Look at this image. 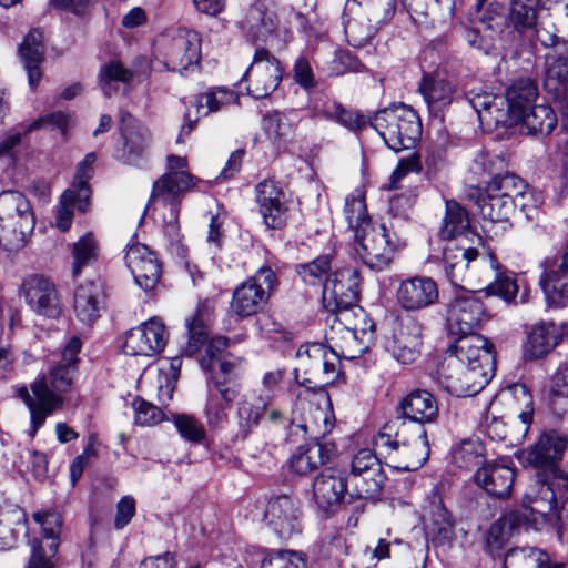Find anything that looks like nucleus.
Listing matches in <instances>:
<instances>
[{"label": "nucleus", "mask_w": 568, "mask_h": 568, "mask_svg": "<svg viewBox=\"0 0 568 568\" xmlns=\"http://www.w3.org/2000/svg\"><path fill=\"white\" fill-rule=\"evenodd\" d=\"M317 347L327 348L322 343H307L301 345L296 352L297 366L294 368V378L300 386L305 377H313L315 372L321 368V365L315 364L313 357V349Z\"/></svg>", "instance_id": "052dcab7"}, {"label": "nucleus", "mask_w": 568, "mask_h": 568, "mask_svg": "<svg viewBox=\"0 0 568 568\" xmlns=\"http://www.w3.org/2000/svg\"><path fill=\"white\" fill-rule=\"evenodd\" d=\"M192 186V176L184 171H170L153 183L145 211L151 207L169 210V215H164L163 222L165 232L172 239L179 235L178 221L181 199Z\"/></svg>", "instance_id": "423d86ee"}, {"label": "nucleus", "mask_w": 568, "mask_h": 568, "mask_svg": "<svg viewBox=\"0 0 568 568\" xmlns=\"http://www.w3.org/2000/svg\"><path fill=\"white\" fill-rule=\"evenodd\" d=\"M336 454L332 442H308L300 445L291 455L290 468L297 475L305 476L328 463Z\"/></svg>", "instance_id": "bb28decb"}, {"label": "nucleus", "mask_w": 568, "mask_h": 568, "mask_svg": "<svg viewBox=\"0 0 568 568\" xmlns=\"http://www.w3.org/2000/svg\"><path fill=\"white\" fill-rule=\"evenodd\" d=\"M504 568H564L561 565L551 564L549 556L541 549L513 548L504 559Z\"/></svg>", "instance_id": "a18cd8bd"}, {"label": "nucleus", "mask_w": 568, "mask_h": 568, "mask_svg": "<svg viewBox=\"0 0 568 568\" xmlns=\"http://www.w3.org/2000/svg\"><path fill=\"white\" fill-rule=\"evenodd\" d=\"M30 388L38 399V403L29 407L30 412V436L34 437L48 416L62 407V396L53 395L45 388L44 382H33Z\"/></svg>", "instance_id": "e433bc0d"}, {"label": "nucleus", "mask_w": 568, "mask_h": 568, "mask_svg": "<svg viewBox=\"0 0 568 568\" xmlns=\"http://www.w3.org/2000/svg\"><path fill=\"white\" fill-rule=\"evenodd\" d=\"M354 239L356 254L371 270L384 271L393 262L396 245L384 224L374 225Z\"/></svg>", "instance_id": "f8f14e48"}, {"label": "nucleus", "mask_w": 568, "mask_h": 568, "mask_svg": "<svg viewBox=\"0 0 568 568\" xmlns=\"http://www.w3.org/2000/svg\"><path fill=\"white\" fill-rule=\"evenodd\" d=\"M423 524L426 536L436 545L455 539V519L438 494H433L424 506Z\"/></svg>", "instance_id": "a211bd4d"}, {"label": "nucleus", "mask_w": 568, "mask_h": 568, "mask_svg": "<svg viewBox=\"0 0 568 568\" xmlns=\"http://www.w3.org/2000/svg\"><path fill=\"white\" fill-rule=\"evenodd\" d=\"M385 480L386 475L383 467H373L371 471L354 475V477L347 479L348 484L353 486V491L349 495L356 498H376L382 493Z\"/></svg>", "instance_id": "8fccbe9b"}, {"label": "nucleus", "mask_w": 568, "mask_h": 568, "mask_svg": "<svg viewBox=\"0 0 568 568\" xmlns=\"http://www.w3.org/2000/svg\"><path fill=\"white\" fill-rule=\"evenodd\" d=\"M335 314L331 332L374 329V324L367 320L365 311L354 303L349 306L334 305L327 308Z\"/></svg>", "instance_id": "37998d69"}, {"label": "nucleus", "mask_w": 568, "mask_h": 568, "mask_svg": "<svg viewBox=\"0 0 568 568\" xmlns=\"http://www.w3.org/2000/svg\"><path fill=\"white\" fill-rule=\"evenodd\" d=\"M439 300L437 283L427 276L403 280L396 290L397 304L405 311L416 312L435 305Z\"/></svg>", "instance_id": "dca6fc26"}, {"label": "nucleus", "mask_w": 568, "mask_h": 568, "mask_svg": "<svg viewBox=\"0 0 568 568\" xmlns=\"http://www.w3.org/2000/svg\"><path fill=\"white\" fill-rule=\"evenodd\" d=\"M455 464L466 470L478 469L486 466L484 446L478 440H465L454 454Z\"/></svg>", "instance_id": "6e6d98bb"}, {"label": "nucleus", "mask_w": 568, "mask_h": 568, "mask_svg": "<svg viewBox=\"0 0 568 568\" xmlns=\"http://www.w3.org/2000/svg\"><path fill=\"white\" fill-rule=\"evenodd\" d=\"M256 201L264 223L270 229L284 224L286 204L282 186L273 180H264L256 185Z\"/></svg>", "instance_id": "393cba45"}, {"label": "nucleus", "mask_w": 568, "mask_h": 568, "mask_svg": "<svg viewBox=\"0 0 568 568\" xmlns=\"http://www.w3.org/2000/svg\"><path fill=\"white\" fill-rule=\"evenodd\" d=\"M344 214L349 229L354 232V236L365 233V231L374 226L371 224L364 193L361 190H355L346 196Z\"/></svg>", "instance_id": "49530a36"}, {"label": "nucleus", "mask_w": 568, "mask_h": 568, "mask_svg": "<svg viewBox=\"0 0 568 568\" xmlns=\"http://www.w3.org/2000/svg\"><path fill=\"white\" fill-rule=\"evenodd\" d=\"M125 264L135 283L144 291L153 290L160 281L161 266L154 253L144 244L128 246Z\"/></svg>", "instance_id": "aec40b11"}, {"label": "nucleus", "mask_w": 568, "mask_h": 568, "mask_svg": "<svg viewBox=\"0 0 568 568\" xmlns=\"http://www.w3.org/2000/svg\"><path fill=\"white\" fill-rule=\"evenodd\" d=\"M488 187L491 190V194H499L516 202L521 211H526L529 206L526 199H532L524 180L511 173L495 176Z\"/></svg>", "instance_id": "79ce46f5"}, {"label": "nucleus", "mask_w": 568, "mask_h": 568, "mask_svg": "<svg viewBox=\"0 0 568 568\" xmlns=\"http://www.w3.org/2000/svg\"><path fill=\"white\" fill-rule=\"evenodd\" d=\"M277 284V275L271 267L258 268L252 277L234 290L232 311L240 317L255 315L267 303Z\"/></svg>", "instance_id": "0eeeda50"}, {"label": "nucleus", "mask_w": 568, "mask_h": 568, "mask_svg": "<svg viewBox=\"0 0 568 568\" xmlns=\"http://www.w3.org/2000/svg\"><path fill=\"white\" fill-rule=\"evenodd\" d=\"M283 74L284 68L280 60L267 49L258 47L241 81L247 83L246 90L251 97L263 99L277 89Z\"/></svg>", "instance_id": "6e6552de"}, {"label": "nucleus", "mask_w": 568, "mask_h": 568, "mask_svg": "<svg viewBox=\"0 0 568 568\" xmlns=\"http://www.w3.org/2000/svg\"><path fill=\"white\" fill-rule=\"evenodd\" d=\"M529 508L532 513L542 517L558 514L557 497L549 485L541 484L537 496L526 495Z\"/></svg>", "instance_id": "338daca9"}, {"label": "nucleus", "mask_w": 568, "mask_h": 568, "mask_svg": "<svg viewBox=\"0 0 568 568\" xmlns=\"http://www.w3.org/2000/svg\"><path fill=\"white\" fill-rule=\"evenodd\" d=\"M210 310L205 303L200 304L195 314L186 320L187 342L182 355L194 356L209 339Z\"/></svg>", "instance_id": "a19ab883"}, {"label": "nucleus", "mask_w": 568, "mask_h": 568, "mask_svg": "<svg viewBox=\"0 0 568 568\" xmlns=\"http://www.w3.org/2000/svg\"><path fill=\"white\" fill-rule=\"evenodd\" d=\"M474 481L488 495L497 498H506L510 495L515 480V471L508 466L487 464L478 468Z\"/></svg>", "instance_id": "7c9ffc66"}, {"label": "nucleus", "mask_w": 568, "mask_h": 568, "mask_svg": "<svg viewBox=\"0 0 568 568\" xmlns=\"http://www.w3.org/2000/svg\"><path fill=\"white\" fill-rule=\"evenodd\" d=\"M33 519L41 525L43 537L50 540L48 548L50 556H54L58 551V537L62 526L61 516L54 511L34 513Z\"/></svg>", "instance_id": "69168bd1"}, {"label": "nucleus", "mask_w": 568, "mask_h": 568, "mask_svg": "<svg viewBox=\"0 0 568 568\" xmlns=\"http://www.w3.org/2000/svg\"><path fill=\"white\" fill-rule=\"evenodd\" d=\"M567 448V438L556 432L542 434L538 442L523 452L526 464L542 470L556 473Z\"/></svg>", "instance_id": "6ab92c4d"}, {"label": "nucleus", "mask_w": 568, "mask_h": 568, "mask_svg": "<svg viewBox=\"0 0 568 568\" xmlns=\"http://www.w3.org/2000/svg\"><path fill=\"white\" fill-rule=\"evenodd\" d=\"M525 520L526 517L519 511H509L495 521L486 532V550L493 556L499 554L509 540L513 530Z\"/></svg>", "instance_id": "58836bf2"}, {"label": "nucleus", "mask_w": 568, "mask_h": 568, "mask_svg": "<svg viewBox=\"0 0 568 568\" xmlns=\"http://www.w3.org/2000/svg\"><path fill=\"white\" fill-rule=\"evenodd\" d=\"M36 225L33 212L23 194L6 191L0 194V245L13 252L26 246Z\"/></svg>", "instance_id": "7ed1b4c3"}, {"label": "nucleus", "mask_w": 568, "mask_h": 568, "mask_svg": "<svg viewBox=\"0 0 568 568\" xmlns=\"http://www.w3.org/2000/svg\"><path fill=\"white\" fill-rule=\"evenodd\" d=\"M361 276L357 268L343 267L335 271L323 286V302L326 308L334 305L349 306L358 303Z\"/></svg>", "instance_id": "f3484780"}, {"label": "nucleus", "mask_w": 568, "mask_h": 568, "mask_svg": "<svg viewBox=\"0 0 568 568\" xmlns=\"http://www.w3.org/2000/svg\"><path fill=\"white\" fill-rule=\"evenodd\" d=\"M313 357L315 364L321 365V368L315 372L313 377H305L302 382V387L314 393L322 392L323 387L334 383L339 376V355L333 348H314Z\"/></svg>", "instance_id": "f704fd0d"}, {"label": "nucleus", "mask_w": 568, "mask_h": 568, "mask_svg": "<svg viewBox=\"0 0 568 568\" xmlns=\"http://www.w3.org/2000/svg\"><path fill=\"white\" fill-rule=\"evenodd\" d=\"M166 341L165 325L159 318L153 317L126 334L123 349L131 356H153L163 351Z\"/></svg>", "instance_id": "2eb2a0df"}, {"label": "nucleus", "mask_w": 568, "mask_h": 568, "mask_svg": "<svg viewBox=\"0 0 568 568\" xmlns=\"http://www.w3.org/2000/svg\"><path fill=\"white\" fill-rule=\"evenodd\" d=\"M73 275H79L83 266L90 265L97 260L98 243L91 233H88L79 239L73 244Z\"/></svg>", "instance_id": "680f3d73"}, {"label": "nucleus", "mask_w": 568, "mask_h": 568, "mask_svg": "<svg viewBox=\"0 0 568 568\" xmlns=\"http://www.w3.org/2000/svg\"><path fill=\"white\" fill-rule=\"evenodd\" d=\"M120 130L123 138L121 159L126 164L138 165L140 160H142L148 152L150 139L148 129L130 113L122 112Z\"/></svg>", "instance_id": "a878e982"}, {"label": "nucleus", "mask_w": 568, "mask_h": 568, "mask_svg": "<svg viewBox=\"0 0 568 568\" xmlns=\"http://www.w3.org/2000/svg\"><path fill=\"white\" fill-rule=\"evenodd\" d=\"M545 91L564 109L568 108V55H556L546 61Z\"/></svg>", "instance_id": "473e14b6"}, {"label": "nucleus", "mask_w": 568, "mask_h": 568, "mask_svg": "<svg viewBox=\"0 0 568 568\" xmlns=\"http://www.w3.org/2000/svg\"><path fill=\"white\" fill-rule=\"evenodd\" d=\"M19 55L28 73L31 88L38 85L41 80V64L44 61L43 33L39 29L31 30L19 47Z\"/></svg>", "instance_id": "72a5a7b5"}, {"label": "nucleus", "mask_w": 568, "mask_h": 568, "mask_svg": "<svg viewBox=\"0 0 568 568\" xmlns=\"http://www.w3.org/2000/svg\"><path fill=\"white\" fill-rule=\"evenodd\" d=\"M263 520L282 540H290L303 531V511L297 500L288 495L270 498L265 505Z\"/></svg>", "instance_id": "9d476101"}, {"label": "nucleus", "mask_w": 568, "mask_h": 568, "mask_svg": "<svg viewBox=\"0 0 568 568\" xmlns=\"http://www.w3.org/2000/svg\"><path fill=\"white\" fill-rule=\"evenodd\" d=\"M348 481L344 474L334 468L322 471L313 483V496L324 511L335 510L347 493Z\"/></svg>", "instance_id": "b1692460"}, {"label": "nucleus", "mask_w": 568, "mask_h": 568, "mask_svg": "<svg viewBox=\"0 0 568 568\" xmlns=\"http://www.w3.org/2000/svg\"><path fill=\"white\" fill-rule=\"evenodd\" d=\"M200 34L186 28L169 29L155 40L159 59L169 71L179 72L195 69L201 61Z\"/></svg>", "instance_id": "39448f33"}, {"label": "nucleus", "mask_w": 568, "mask_h": 568, "mask_svg": "<svg viewBox=\"0 0 568 568\" xmlns=\"http://www.w3.org/2000/svg\"><path fill=\"white\" fill-rule=\"evenodd\" d=\"M23 295L28 305L39 315L55 318L61 313L54 285L40 275L29 276L22 284Z\"/></svg>", "instance_id": "412c9836"}, {"label": "nucleus", "mask_w": 568, "mask_h": 568, "mask_svg": "<svg viewBox=\"0 0 568 568\" xmlns=\"http://www.w3.org/2000/svg\"><path fill=\"white\" fill-rule=\"evenodd\" d=\"M334 425L332 413L326 408H321L308 404L296 426L303 430L311 442H323L322 439L331 433Z\"/></svg>", "instance_id": "ea45409f"}, {"label": "nucleus", "mask_w": 568, "mask_h": 568, "mask_svg": "<svg viewBox=\"0 0 568 568\" xmlns=\"http://www.w3.org/2000/svg\"><path fill=\"white\" fill-rule=\"evenodd\" d=\"M263 126L267 138L277 148L284 146L294 132L293 120L280 112H273L264 116Z\"/></svg>", "instance_id": "3c124183"}, {"label": "nucleus", "mask_w": 568, "mask_h": 568, "mask_svg": "<svg viewBox=\"0 0 568 568\" xmlns=\"http://www.w3.org/2000/svg\"><path fill=\"white\" fill-rule=\"evenodd\" d=\"M104 304L102 284L85 281L75 287L73 310L77 318L85 325H92L100 316Z\"/></svg>", "instance_id": "cd10ccee"}, {"label": "nucleus", "mask_w": 568, "mask_h": 568, "mask_svg": "<svg viewBox=\"0 0 568 568\" xmlns=\"http://www.w3.org/2000/svg\"><path fill=\"white\" fill-rule=\"evenodd\" d=\"M514 119L521 122V129L530 135H548L557 124L556 113L548 104H532Z\"/></svg>", "instance_id": "4c0bfd02"}, {"label": "nucleus", "mask_w": 568, "mask_h": 568, "mask_svg": "<svg viewBox=\"0 0 568 568\" xmlns=\"http://www.w3.org/2000/svg\"><path fill=\"white\" fill-rule=\"evenodd\" d=\"M538 94V85L531 78L516 80L506 91L509 113L513 116L523 115L525 109L535 104Z\"/></svg>", "instance_id": "c03bdc74"}, {"label": "nucleus", "mask_w": 568, "mask_h": 568, "mask_svg": "<svg viewBox=\"0 0 568 568\" xmlns=\"http://www.w3.org/2000/svg\"><path fill=\"white\" fill-rule=\"evenodd\" d=\"M538 7L527 2H511L508 21L518 32L531 29L536 26Z\"/></svg>", "instance_id": "e2e57ef3"}, {"label": "nucleus", "mask_w": 568, "mask_h": 568, "mask_svg": "<svg viewBox=\"0 0 568 568\" xmlns=\"http://www.w3.org/2000/svg\"><path fill=\"white\" fill-rule=\"evenodd\" d=\"M437 381L445 392L456 397L474 396L489 382L479 367L466 368L454 357L447 356L437 368Z\"/></svg>", "instance_id": "1a4fd4ad"}, {"label": "nucleus", "mask_w": 568, "mask_h": 568, "mask_svg": "<svg viewBox=\"0 0 568 568\" xmlns=\"http://www.w3.org/2000/svg\"><path fill=\"white\" fill-rule=\"evenodd\" d=\"M207 384V400L204 408V416L210 428L216 429L227 422V412L236 398L239 390L229 385L217 376H210Z\"/></svg>", "instance_id": "4be33fe9"}, {"label": "nucleus", "mask_w": 568, "mask_h": 568, "mask_svg": "<svg viewBox=\"0 0 568 568\" xmlns=\"http://www.w3.org/2000/svg\"><path fill=\"white\" fill-rule=\"evenodd\" d=\"M278 22V17L268 11L265 2H254L250 4L243 24L250 30L263 29L265 32H271L277 27Z\"/></svg>", "instance_id": "13d9d810"}, {"label": "nucleus", "mask_w": 568, "mask_h": 568, "mask_svg": "<svg viewBox=\"0 0 568 568\" xmlns=\"http://www.w3.org/2000/svg\"><path fill=\"white\" fill-rule=\"evenodd\" d=\"M486 317L484 304L475 292L460 288L447 304V323L453 334H471Z\"/></svg>", "instance_id": "ddd939ff"}, {"label": "nucleus", "mask_w": 568, "mask_h": 568, "mask_svg": "<svg viewBox=\"0 0 568 568\" xmlns=\"http://www.w3.org/2000/svg\"><path fill=\"white\" fill-rule=\"evenodd\" d=\"M422 324L412 316L397 318L393 322L392 329L384 338V348L395 361L403 365H409L420 354L423 344Z\"/></svg>", "instance_id": "9b49d317"}, {"label": "nucleus", "mask_w": 568, "mask_h": 568, "mask_svg": "<svg viewBox=\"0 0 568 568\" xmlns=\"http://www.w3.org/2000/svg\"><path fill=\"white\" fill-rule=\"evenodd\" d=\"M478 260V266L484 271V281L487 282L494 277L493 282H489L483 290L487 296H499L506 303H510L515 300L518 293V284L515 278L508 274L499 272V264L497 258L493 254H480Z\"/></svg>", "instance_id": "c756f323"}, {"label": "nucleus", "mask_w": 568, "mask_h": 568, "mask_svg": "<svg viewBox=\"0 0 568 568\" xmlns=\"http://www.w3.org/2000/svg\"><path fill=\"white\" fill-rule=\"evenodd\" d=\"M377 447H388L403 460L394 465L398 470L415 471L428 459L430 448L424 427L415 425L410 430L409 423L400 419L388 422L379 432Z\"/></svg>", "instance_id": "f03ea898"}, {"label": "nucleus", "mask_w": 568, "mask_h": 568, "mask_svg": "<svg viewBox=\"0 0 568 568\" xmlns=\"http://www.w3.org/2000/svg\"><path fill=\"white\" fill-rule=\"evenodd\" d=\"M400 415L395 419L409 423L410 430L414 426L434 423L438 417V405L433 394L427 390L416 389L405 396L398 405Z\"/></svg>", "instance_id": "5701e85b"}, {"label": "nucleus", "mask_w": 568, "mask_h": 568, "mask_svg": "<svg viewBox=\"0 0 568 568\" xmlns=\"http://www.w3.org/2000/svg\"><path fill=\"white\" fill-rule=\"evenodd\" d=\"M337 333L341 334L339 342L336 344L337 354L347 359L361 357L369 348L374 337V329L361 328V331Z\"/></svg>", "instance_id": "de8ad7c7"}, {"label": "nucleus", "mask_w": 568, "mask_h": 568, "mask_svg": "<svg viewBox=\"0 0 568 568\" xmlns=\"http://www.w3.org/2000/svg\"><path fill=\"white\" fill-rule=\"evenodd\" d=\"M371 125L394 152L414 148L422 134L416 111L403 103L378 111Z\"/></svg>", "instance_id": "20e7f679"}, {"label": "nucleus", "mask_w": 568, "mask_h": 568, "mask_svg": "<svg viewBox=\"0 0 568 568\" xmlns=\"http://www.w3.org/2000/svg\"><path fill=\"white\" fill-rule=\"evenodd\" d=\"M430 112L437 113L453 101L455 87L440 72L425 73L418 85Z\"/></svg>", "instance_id": "2f4dec72"}, {"label": "nucleus", "mask_w": 568, "mask_h": 568, "mask_svg": "<svg viewBox=\"0 0 568 568\" xmlns=\"http://www.w3.org/2000/svg\"><path fill=\"white\" fill-rule=\"evenodd\" d=\"M268 407L260 399H242L237 404L239 432L246 438L257 427Z\"/></svg>", "instance_id": "603ef678"}, {"label": "nucleus", "mask_w": 568, "mask_h": 568, "mask_svg": "<svg viewBox=\"0 0 568 568\" xmlns=\"http://www.w3.org/2000/svg\"><path fill=\"white\" fill-rule=\"evenodd\" d=\"M97 160L94 153H88L85 158L78 164L77 173L73 181V186L77 187V192L80 200V211L84 212L88 207L91 191L88 185L89 180L93 175L92 164Z\"/></svg>", "instance_id": "4d7b16f0"}, {"label": "nucleus", "mask_w": 568, "mask_h": 568, "mask_svg": "<svg viewBox=\"0 0 568 568\" xmlns=\"http://www.w3.org/2000/svg\"><path fill=\"white\" fill-rule=\"evenodd\" d=\"M237 100V97L233 91L219 88L206 91L205 93L199 94L193 103L195 108V118L192 119L191 110L185 113L186 124L181 128V131L176 138V143L184 141V135H189L194 128V124L201 116L207 115L211 112H217L223 106L229 105Z\"/></svg>", "instance_id": "c85d7f7f"}, {"label": "nucleus", "mask_w": 568, "mask_h": 568, "mask_svg": "<svg viewBox=\"0 0 568 568\" xmlns=\"http://www.w3.org/2000/svg\"><path fill=\"white\" fill-rule=\"evenodd\" d=\"M75 373V368L57 364L50 369L48 375H43L34 382H44L45 388L50 394L61 396L71 389Z\"/></svg>", "instance_id": "5fc2aeb1"}, {"label": "nucleus", "mask_w": 568, "mask_h": 568, "mask_svg": "<svg viewBox=\"0 0 568 568\" xmlns=\"http://www.w3.org/2000/svg\"><path fill=\"white\" fill-rule=\"evenodd\" d=\"M307 556L298 550H276L262 562L261 568H307Z\"/></svg>", "instance_id": "0e129e2a"}, {"label": "nucleus", "mask_w": 568, "mask_h": 568, "mask_svg": "<svg viewBox=\"0 0 568 568\" xmlns=\"http://www.w3.org/2000/svg\"><path fill=\"white\" fill-rule=\"evenodd\" d=\"M132 78V71L118 61L104 64L99 72V83L106 97H111L115 91V82L129 83Z\"/></svg>", "instance_id": "bf43d9fd"}, {"label": "nucleus", "mask_w": 568, "mask_h": 568, "mask_svg": "<svg viewBox=\"0 0 568 568\" xmlns=\"http://www.w3.org/2000/svg\"><path fill=\"white\" fill-rule=\"evenodd\" d=\"M332 270L331 256L327 254L320 255L308 263L296 265V273L301 280L307 285H321L328 281Z\"/></svg>", "instance_id": "864d4df0"}, {"label": "nucleus", "mask_w": 568, "mask_h": 568, "mask_svg": "<svg viewBox=\"0 0 568 568\" xmlns=\"http://www.w3.org/2000/svg\"><path fill=\"white\" fill-rule=\"evenodd\" d=\"M493 348V344L479 334L459 335L447 357H454L465 365L466 368L479 367L483 373L487 374L489 381L495 368Z\"/></svg>", "instance_id": "4468645a"}, {"label": "nucleus", "mask_w": 568, "mask_h": 568, "mask_svg": "<svg viewBox=\"0 0 568 568\" xmlns=\"http://www.w3.org/2000/svg\"><path fill=\"white\" fill-rule=\"evenodd\" d=\"M560 328L554 322H540L528 333L525 356L538 359L548 354L559 342Z\"/></svg>", "instance_id": "c9c22d12"}, {"label": "nucleus", "mask_w": 568, "mask_h": 568, "mask_svg": "<svg viewBox=\"0 0 568 568\" xmlns=\"http://www.w3.org/2000/svg\"><path fill=\"white\" fill-rule=\"evenodd\" d=\"M477 206L484 219L500 222L507 220L517 205L516 202L503 195L491 194V190L487 186L486 193L478 197Z\"/></svg>", "instance_id": "09e8293b"}, {"label": "nucleus", "mask_w": 568, "mask_h": 568, "mask_svg": "<svg viewBox=\"0 0 568 568\" xmlns=\"http://www.w3.org/2000/svg\"><path fill=\"white\" fill-rule=\"evenodd\" d=\"M439 236L446 241L442 248L445 273L452 284L465 280V272L480 253L470 244H481V237L471 227L467 211L456 201H446V211Z\"/></svg>", "instance_id": "f257e3e1"}, {"label": "nucleus", "mask_w": 568, "mask_h": 568, "mask_svg": "<svg viewBox=\"0 0 568 568\" xmlns=\"http://www.w3.org/2000/svg\"><path fill=\"white\" fill-rule=\"evenodd\" d=\"M549 392L555 409L560 408L565 412V404L568 403V365L559 366L551 376Z\"/></svg>", "instance_id": "774afa93"}]
</instances>
